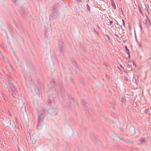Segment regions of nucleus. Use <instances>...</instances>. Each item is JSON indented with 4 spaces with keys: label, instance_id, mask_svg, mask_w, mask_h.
I'll list each match as a JSON object with an SVG mask.
<instances>
[{
    "label": "nucleus",
    "instance_id": "obj_3",
    "mask_svg": "<svg viewBox=\"0 0 151 151\" xmlns=\"http://www.w3.org/2000/svg\"><path fill=\"white\" fill-rule=\"evenodd\" d=\"M124 47L126 49V52L128 55H129V50L128 49L127 47L126 46H124Z\"/></svg>",
    "mask_w": 151,
    "mask_h": 151
},
{
    "label": "nucleus",
    "instance_id": "obj_10",
    "mask_svg": "<svg viewBox=\"0 0 151 151\" xmlns=\"http://www.w3.org/2000/svg\"><path fill=\"white\" fill-rule=\"evenodd\" d=\"M11 84L12 85V86H14V85H13V83H11Z\"/></svg>",
    "mask_w": 151,
    "mask_h": 151
},
{
    "label": "nucleus",
    "instance_id": "obj_9",
    "mask_svg": "<svg viewBox=\"0 0 151 151\" xmlns=\"http://www.w3.org/2000/svg\"><path fill=\"white\" fill-rule=\"evenodd\" d=\"M12 1H14V2H15L16 0H12Z\"/></svg>",
    "mask_w": 151,
    "mask_h": 151
},
{
    "label": "nucleus",
    "instance_id": "obj_5",
    "mask_svg": "<svg viewBox=\"0 0 151 151\" xmlns=\"http://www.w3.org/2000/svg\"><path fill=\"white\" fill-rule=\"evenodd\" d=\"M113 23V22H112V21H111L110 22V25H111L112 23Z\"/></svg>",
    "mask_w": 151,
    "mask_h": 151
},
{
    "label": "nucleus",
    "instance_id": "obj_8",
    "mask_svg": "<svg viewBox=\"0 0 151 151\" xmlns=\"http://www.w3.org/2000/svg\"><path fill=\"white\" fill-rule=\"evenodd\" d=\"M128 66L129 68H131V66L130 65H128Z\"/></svg>",
    "mask_w": 151,
    "mask_h": 151
},
{
    "label": "nucleus",
    "instance_id": "obj_1",
    "mask_svg": "<svg viewBox=\"0 0 151 151\" xmlns=\"http://www.w3.org/2000/svg\"><path fill=\"white\" fill-rule=\"evenodd\" d=\"M145 24L147 26L149 27L150 25V20L148 19L146 20Z\"/></svg>",
    "mask_w": 151,
    "mask_h": 151
},
{
    "label": "nucleus",
    "instance_id": "obj_4",
    "mask_svg": "<svg viewBox=\"0 0 151 151\" xmlns=\"http://www.w3.org/2000/svg\"><path fill=\"white\" fill-rule=\"evenodd\" d=\"M140 140L141 141H142V142H143L144 141V139H143V138H141L140 139Z\"/></svg>",
    "mask_w": 151,
    "mask_h": 151
},
{
    "label": "nucleus",
    "instance_id": "obj_6",
    "mask_svg": "<svg viewBox=\"0 0 151 151\" xmlns=\"http://www.w3.org/2000/svg\"><path fill=\"white\" fill-rule=\"evenodd\" d=\"M133 134H134L135 133V130L134 129H133Z\"/></svg>",
    "mask_w": 151,
    "mask_h": 151
},
{
    "label": "nucleus",
    "instance_id": "obj_7",
    "mask_svg": "<svg viewBox=\"0 0 151 151\" xmlns=\"http://www.w3.org/2000/svg\"><path fill=\"white\" fill-rule=\"evenodd\" d=\"M122 22H123V25H124V20H122Z\"/></svg>",
    "mask_w": 151,
    "mask_h": 151
},
{
    "label": "nucleus",
    "instance_id": "obj_2",
    "mask_svg": "<svg viewBox=\"0 0 151 151\" xmlns=\"http://www.w3.org/2000/svg\"><path fill=\"white\" fill-rule=\"evenodd\" d=\"M113 136L114 138H115L116 139L119 138L120 139H122L119 136H118L115 133H114V134L113 135Z\"/></svg>",
    "mask_w": 151,
    "mask_h": 151
}]
</instances>
